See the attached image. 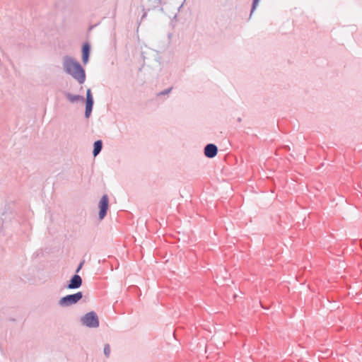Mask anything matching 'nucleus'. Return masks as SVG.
<instances>
[{
  "label": "nucleus",
  "instance_id": "18",
  "mask_svg": "<svg viewBox=\"0 0 362 362\" xmlns=\"http://www.w3.org/2000/svg\"><path fill=\"white\" fill-rule=\"evenodd\" d=\"M284 148H286V149H290L288 146H286Z\"/></svg>",
  "mask_w": 362,
  "mask_h": 362
},
{
  "label": "nucleus",
  "instance_id": "8",
  "mask_svg": "<svg viewBox=\"0 0 362 362\" xmlns=\"http://www.w3.org/2000/svg\"><path fill=\"white\" fill-rule=\"evenodd\" d=\"M82 284V279L80 276L76 274L74 275L70 281L69 284L67 288L69 289L78 288Z\"/></svg>",
  "mask_w": 362,
  "mask_h": 362
},
{
  "label": "nucleus",
  "instance_id": "13",
  "mask_svg": "<svg viewBox=\"0 0 362 362\" xmlns=\"http://www.w3.org/2000/svg\"><path fill=\"white\" fill-rule=\"evenodd\" d=\"M259 0H253L252 5V9L250 11V17L252 16L253 11L256 8L259 4Z\"/></svg>",
  "mask_w": 362,
  "mask_h": 362
},
{
  "label": "nucleus",
  "instance_id": "6",
  "mask_svg": "<svg viewBox=\"0 0 362 362\" xmlns=\"http://www.w3.org/2000/svg\"><path fill=\"white\" fill-rule=\"evenodd\" d=\"M93 106V98L92 96L91 90L88 88L86 91V110L85 117L89 118Z\"/></svg>",
  "mask_w": 362,
  "mask_h": 362
},
{
  "label": "nucleus",
  "instance_id": "14",
  "mask_svg": "<svg viewBox=\"0 0 362 362\" xmlns=\"http://www.w3.org/2000/svg\"><path fill=\"white\" fill-rule=\"evenodd\" d=\"M104 353L107 357L110 356V347L109 344H106L104 347Z\"/></svg>",
  "mask_w": 362,
  "mask_h": 362
},
{
  "label": "nucleus",
  "instance_id": "10",
  "mask_svg": "<svg viewBox=\"0 0 362 362\" xmlns=\"http://www.w3.org/2000/svg\"><path fill=\"white\" fill-rule=\"evenodd\" d=\"M66 98L69 100V101L72 103L83 100V97L79 95H74V94L69 93L66 94Z\"/></svg>",
  "mask_w": 362,
  "mask_h": 362
},
{
  "label": "nucleus",
  "instance_id": "17",
  "mask_svg": "<svg viewBox=\"0 0 362 362\" xmlns=\"http://www.w3.org/2000/svg\"><path fill=\"white\" fill-rule=\"evenodd\" d=\"M360 298H362V291L359 293Z\"/></svg>",
  "mask_w": 362,
  "mask_h": 362
},
{
  "label": "nucleus",
  "instance_id": "11",
  "mask_svg": "<svg viewBox=\"0 0 362 362\" xmlns=\"http://www.w3.org/2000/svg\"><path fill=\"white\" fill-rule=\"evenodd\" d=\"M103 148V142L101 140H98L94 142L93 154L94 156H98L101 151Z\"/></svg>",
  "mask_w": 362,
  "mask_h": 362
},
{
  "label": "nucleus",
  "instance_id": "5",
  "mask_svg": "<svg viewBox=\"0 0 362 362\" xmlns=\"http://www.w3.org/2000/svg\"><path fill=\"white\" fill-rule=\"evenodd\" d=\"M108 197L107 194H104L99 202V218L102 220L106 215L108 209Z\"/></svg>",
  "mask_w": 362,
  "mask_h": 362
},
{
  "label": "nucleus",
  "instance_id": "9",
  "mask_svg": "<svg viewBox=\"0 0 362 362\" xmlns=\"http://www.w3.org/2000/svg\"><path fill=\"white\" fill-rule=\"evenodd\" d=\"M90 47L88 43H85L82 47V61L84 64L88 62Z\"/></svg>",
  "mask_w": 362,
  "mask_h": 362
},
{
  "label": "nucleus",
  "instance_id": "1",
  "mask_svg": "<svg viewBox=\"0 0 362 362\" xmlns=\"http://www.w3.org/2000/svg\"><path fill=\"white\" fill-rule=\"evenodd\" d=\"M64 71L75 79L79 84L84 83L86 72L81 64L73 57L66 55L62 58Z\"/></svg>",
  "mask_w": 362,
  "mask_h": 362
},
{
  "label": "nucleus",
  "instance_id": "15",
  "mask_svg": "<svg viewBox=\"0 0 362 362\" xmlns=\"http://www.w3.org/2000/svg\"><path fill=\"white\" fill-rule=\"evenodd\" d=\"M172 89H173V88H169L165 89V90H162L161 92H160L158 93V95H167L170 93Z\"/></svg>",
  "mask_w": 362,
  "mask_h": 362
},
{
  "label": "nucleus",
  "instance_id": "12",
  "mask_svg": "<svg viewBox=\"0 0 362 362\" xmlns=\"http://www.w3.org/2000/svg\"><path fill=\"white\" fill-rule=\"evenodd\" d=\"M351 358L352 362L361 361V354L356 351L351 354Z\"/></svg>",
  "mask_w": 362,
  "mask_h": 362
},
{
  "label": "nucleus",
  "instance_id": "7",
  "mask_svg": "<svg viewBox=\"0 0 362 362\" xmlns=\"http://www.w3.org/2000/svg\"><path fill=\"white\" fill-rule=\"evenodd\" d=\"M218 153V148L214 144H209L204 147V155L209 158H214Z\"/></svg>",
  "mask_w": 362,
  "mask_h": 362
},
{
  "label": "nucleus",
  "instance_id": "3",
  "mask_svg": "<svg viewBox=\"0 0 362 362\" xmlns=\"http://www.w3.org/2000/svg\"><path fill=\"white\" fill-rule=\"evenodd\" d=\"M82 322L89 327H98L99 326V321L98 315L94 312L87 313L82 319Z\"/></svg>",
  "mask_w": 362,
  "mask_h": 362
},
{
  "label": "nucleus",
  "instance_id": "4",
  "mask_svg": "<svg viewBox=\"0 0 362 362\" xmlns=\"http://www.w3.org/2000/svg\"><path fill=\"white\" fill-rule=\"evenodd\" d=\"M82 298V293L78 292L74 294L68 295L61 298L59 303L63 306H69L72 304L77 303Z\"/></svg>",
  "mask_w": 362,
  "mask_h": 362
},
{
  "label": "nucleus",
  "instance_id": "16",
  "mask_svg": "<svg viewBox=\"0 0 362 362\" xmlns=\"http://www.w3.org/2000/svg\"><path fill=\"white\" fill-rule=\"evenodd\" d=\"M83 264V262H81V263L79 264V266H78V269H76V272H79V270L82 268Z\"/></svg>",
  "mask_w": 362,
  "mask_h": 362
},
{
  "label": "nucleus",
  "instance_id": "2",
  "mask_svg": "<svg viewBox=\"0 0 362 362\" xmlns=\"http://www.w3.org/2000/svg\"><path fill=\"white\" fill-rule=\"evenodd\" d=\"M144 62L147 65L153 66H160V57L157 51L150 50L149 52H144Z\"/></svg>",
  "mask_w": 362,
  "mask_h": 362
},
{
  "label": "nucleus",
  "instance_id": "19",
  "mask_svg": "<svg viewBox=\"0 0 362 362\" xmlns=\"http://www.w3.org/2000/svg\"><path fill=\"white\" fill-rule=\"evenodd\" d=\"M155 1L160 2V0H154Z\"/></svg>",
  "mask_w": 362,
  "mask_h": 362
}]
</instances>
